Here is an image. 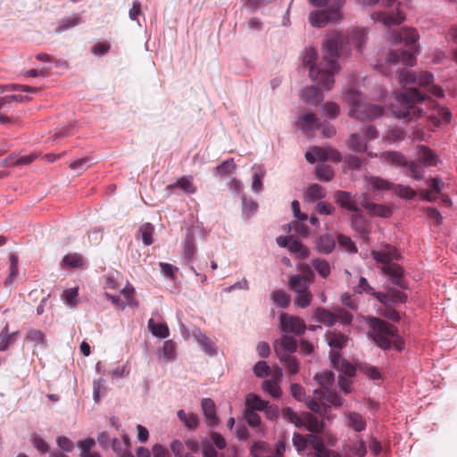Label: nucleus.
<instances>
[{"label":"nucleus","instance_id":"nucleus-1","mask_svg":"<svg viewBox=\"0 0 457 457\" xmlns=\"http://www.w3.org/2000/svg\"><path fill=\"white\" fill-rule=\"evenodd\" d=\"M345 37L340 32L331 33L323 45L324 55L322 61L315 65L317 51L314 48L305 49L303 64L309 69L312 80L322 85L326 89H331L334 84V74L338 71V46Z\"/></svg>","mask_w":457,"mask_h":457},{"label":"nucleus","instance_id":"nucleus-2","mask_svg":"<svg viewBox=\"0 0 457 457\" xmlns=\"http://www.w3.org/2000/svg\"><path fill=\"white\" fill-rule=\"evenodd\" d=\"M325 339L330 347L329 358L333 367L339 371L338 386L345 393L350 392V378L355 373L352 364L342 358L339 351L346 347L350 341L349 336L337 329L328 331Z\"/></svg>","mask_w":457,"mask_h":457},{"label":"nucleus","instance_id":"nucleus-3","mask_svg":"<svg viewBox=\"0 0 457 457\" xmlns=\"http://www.w3.org/2000/svg\"><path fill=\"white\" fill-rule=\"evenodd\" d=\"M426 100V96L416 88H407L396 95L395 102L391 104L393 114L408 121L422 117L426 112L416 104Z\"/></svg>","mask_w":457,"mask_h":457},{"label":"nucleus","instance_id":"nucleus-4","mask_svg":"<svg viewBox=\"0 0 457 457\" xmlns=\"http://www.w3.org/2000/svg\"><path fill=\"white\" fill-rule=\"evenodd\" d=\"M393 37L396 43L404 44L410 50H392L387 54L386 62L393 64L403 63L407 66H413L416 62L414 54L418 51L415 44L419 39L416 29L402 28L394 32Z\"/></svg>","mask_w":457,"mask_h":457},{"label":"nucleus","instance_id":"nucleus-5","mask_svg":"<svg viewBox=\"0 0 457 457\" xmlns=\"http://www.w3.org/2000/svg\"><path fill=\"white\" fill-rule=\"evenodd\" d=\"M369 325L371 328L370 335L375 343L383 349H402L403 342L398 336L397 328L378 318H370Z\"/></svg>","mask_w":457,"mask_h":457},{"label":"nucleus","instance_id":"nucleus-6","mask_svg":"<svg viewBox=\"0 0 457 457\" xmlns=\"http://www.w3.org/2000/svg\"><path fill=\"white\" fill-rule=\"evenodd\" d=\"M345 100L350 105L349 115L358 120H374L384 112L383 107L363 102L360 92L354 89L345 93Z\"/></svg>","mask_w":457,"mask_h":457},{"label":"nucleus","instance_id":"nucleus-7","mask_svg":"<svg viewBox=\"0 0 457 457\" xmlns=\"http://www.w3.org/2000/svg\"><path fill=\"white\" fill-rule=\"evenodd\" d=\"M387 293H375L374 287H357L356 293L361 294L367 292L369 294L375 295L378 300L385 306L383 315L393 321H399L400 315L394 309V305L404 303L407 299V295L396 289V287H388Z\"/></svg>","mask_w":457,"mask_h":457},{"label":"nucleus","instance_id":"nucleus-8","mask_svg":"<svg viewBox=\"0 0 457 457\" xmlns=\"http://www.w3.org/2000/svg\"><path fill=\"white\" fill-rule=\"evenodd\" d=\"M371 256L378 262L383 264V273L391 278L397 286H401L403 277V269L398 264L393 262V260L399 258L396 248L390 245H385L380 250L371 251Z\"/></svg>","mask_w":457,"mask_h":457},{"label":"nucleus","instance_id":"nucleus-9","mask_svg":"<svg viewBox=\"0 0 457 457\" xmlns=\"http://www.w3.org/2000/svg\"><path fill=\"white\" fill-rule=\"evenodd\" d=\"M314 399L306 396L303 400L307 407L325 418L328 415L330 406H341L343 398L336 391L323 392L321 389H315L313 391Z\"/></svg>","mask_w":457,"mask_h":457},{"label":"nucleus","instance_id":"nucleus-10","mask_svg":"<svg viewBox=\"0 0 457 457\" xmlns=\"http://www.w3.org/2000/svg\"><path fill=\"white\" fill-rule=\"evenodd\" d=\"M379 158L391 165L406 168L404 173L414 179L420 180L425 176V166L422 163L413 161L408 162L405 156L398 152H384L379 155Z\"/></svg>","mask_w":457,"mask_h":457},{"label":"nucleus","instance_id":"nucleus-11","mask_svg":"<svg viewBox=\"0 0 457 457\" xmlns=\"http://www.w3.org/2000/svg\"><path fill=\"white\" fill-rule=\"evenodd\" d=\"M312 319L328 328H332L337 322L344 326L351 324L353 315L341 307H336L333 311L325 307H317L313 310Z\"/></svg>","mask_w":457,"mask_h":457},{"label":"nucleus","instance_id":"nucleus-12","mask_svg":"<svg viewBox=\"0 0 457 457\" xmlns=\"http://www.w3.org/2000/svg\"><path fill=\"white\" fill-rule=\"evenodd\" d=\"M341 19V12L337 8L328 6L322 10H315L309 13V22L312 27L323 28L329 22H337Z\"/></svg>","mask_w":457,"mask_h":457},{"label":"nucleus","instance_id":"nucleus-13","mask_svg":"<svg viewBox=\"0 0 457 457\" xmlns=\"http://www.w3.org/2000/svg\"><path fill=\"white\" fill-rule=\"evenodd\" d=\"M135 287H122L119 295L105 293L106 297L119 309H124L125 306L137 308L138 303L134 298Z\"/></svg>","mask_w":457,"mask_h":457},{"label":"nucleus","instance_id":"nucleus-14","mask_svg":"<svg viewBox=\"0 0 457 457\" xmlns=\"http://www.w3.org/2000/svg\"><path fill=\"white\" fill-rule=\"evenodd\" d=\"M305 158L310 163L326 160L339 162L342 160L341 154L337 150L320 146H313L310 151L306 152Z\"/></svg>","mask_w":457,"mask_h":457},{"label":"nucleus","instance_id":"nucleus-15","mask_svg":"<svg viewBox=\"0 0 457 457\" xmlns=\"http://www.w3.org/2000/svg\"><path fill=\"white\" fill-rule=\"evenodd\" d=\"M434 76L428 71L420 72L419 75L408 70H403L399 75V82L406 87L411 84H418L420 86H428L432 84Z\"/></svg>","mask_w":457,"mask_h":457},{"label":"nucleus","instance_id":"nucleus-16","mask_svg":"<svg viewBox=\"0 0 457 457\" xmlns=\"http://www.w3.org/2000/svg\"><path fill=\"white\" fill-rule=\"evenodd\" d=\"M281 329L285 333H294L296 336H301L306 329V325L303 320L289 315L287 313H282L279 317Z\"/></svg>","mask_w":457,"mask_h":457},{"label":"nucleus","instance_id":"nucleus-17","mask_svg":"<svg viewBox=\"0 0 457 457\" xmlns=\"http://www.w3.org/2000/svg\"><path fill=\"white\" fill-rule=\"evenodd\" d=\"M367 29H353L348 36L340 33L344 37V41L338 46V54L344 52L345 50V46L353 44L355 47L361 51L363 44L366 41L367 37Z\"/></svg>","mask_w":457,"mask_h":457},{"label":"nucleus","instance_id":"nucleus-18","mask_svg":"<svg viewBox=\"0 0 457 457\" xmlns=\"http://www.w3.org/2000/svg\"><path fill=\"white\" fill-rule=\"evenodd\" d=\"M86 265V257L75 252L65 254L60 262V267L64 270L84 269Z\"/></svg>","mask_w":457,"mask_h":457},{"label":"nucleus","instance_id":"nucleus-19","mask_svg":"<svg viewBox=\"0 0 457 457\" xmlns=\"http://www.w3.org/2000/svg\"><path fill=\"white\" fill-rule=\"evenodd\" d=\"M193 337L196 343L209 357H215L218 354V348L215 343L209 338L200 328H195Z\"/></svg>","mask_w":457,"mask_h":457},{"label":"nucleus","instance_id":"nucleus-20","mask_svg":"<svg viewBox=\"0 0 457 457\" xmlns=\"http://www.w3.org/2000/svg\"><path fill=\"white\" fill-rule=\"evenodd\" d=\"M336 203L342 208L355 212L360 210L357 199L349 192L337 191L335 194Z\"/></svg>","mask_w":457,"mask_h":457},{"label":"nucleus","instance_id":"nucleus-21","mask_svg":"<svg viewBox=\"0 0 457 457\" xmlns=\"http://www.w3.org/2000/svg\"><path fill=\"white\" fill-rule=\"evenodd\" d=\"M285 451L286 444L282 441L276 444V450L272 454L265 453L262 443H255L251 449L253 457H283Z\"/></svg>","mask_w":457,"mask_h":457},{"label":"nucleus","instance_id":"nucleus-22","mask_svg":"<svg viewBox=\"0 0 457 457\" xmlns=\"http://www.w3.org/2000/svg\"><path fill=\"white\" fill-rule=\"evenodd\" d=\"M419 162L425 167H434L439 162V158L431 148L426 145L419 146Z\"/></svg>","mask_w":457,"mask_h":457},{"label":"nucleus","instance_id":"nucleus-23","mask_svg":"<svg viewBox=\"0 0 457 457\" xmlns=\"http://www.w3.org/2000/svg\"><path fill=\"white\" fill-rule=\"evenodd\" d=\"M300 98L306 104L317 105L324 98L322 92L317 87H308L300 93Z\"/></svg>","mask_w":457,"mask_h":457},{"label":"nucleus","instance_id":"nucleus-24","mask_svg":"<svg viewBox=\"0 0 457 457\" xmlns=\"http://www.w3.org/2000/svg\"><path fill=\"white\" fill-rule=\"evenodd\" d=\"M314 380L320 386V389L323 392L333 391L332 387L335 383V374L333 371L326 370L316 373Z\"/></svg>","mask_w":457,"mask_h":457},{"label":"nucleus","instance_id":"nucleus-25","mask_svg":"<svg viewBox=\"0 0 457 457\" xmlns=\"http://www.w3.org/2000/svg\"><path fill=\"white\" fill-rule=\"evenodd\" d=\"M204 415L208 422V426L215 427L218 424L216 409L214 402L210 398H204L201 403Z\"/></svg>","mask_w":457,"mask_h":457},{"label":"nucleus","instance_id":"nucleus-26","mask_svg":"<svg viewBox=\"0 0 457 457\" xmlns=\"http://www.w3.org/2000/svg\"><path fill=\"white\" fill-rule=\"evenodd\" d=\"M347 427L355 432H361L366 428L365 419L358 412L348 411L345 414Z\"/></svg>","mask_w":457,"mask_h":457},{"label":"nucleus","instance_id":"nucleus-27","mask_svg":"<svg viewBox=\"0 0 457 457\" xmlns=\"http://www.w3.org/2000/svg\"><path fill=\"white\" fill-rule=\"evenodd\" d=\"M427 104H428V108L436 109L438 117L435 116L434 114L429 115V118L434 120L435 123H436V124L441 123V122L448 123L450 121L451 112L449 111V109L445 108V107H440L437 104V103L432 99H428L427 102Z\"/></svg>","mask_w":457,"mask_h":457},{"label":"nucleus","instance_id":"nucleus-28","mask_svg":"<svg viewBox=\"0 0 457 457\" xmlns=\"http://www.w3.org/2000/svg\"><path fill=\"white\" fill-rule=\"evenodd\" d=\"M297 126L304 133H308L319 127V120L314 113L308 112L298 119Z\"/></svg>","mask_w":457,"mask_h":457},{"label":"nucleus","instance_id":"nucleus-29","mask_svg":"<svg viewBox=\"0 0 457 457\" xmlns=\"http://www.w3.org/2000/svg\"><path fill=\"white\" fill-rule=\"evenodd\" d=\"M295 292L294 303L295 306L306 308L312 302V295L309 291V287H291Z\"/></svg>","mask_w":457,"mask_h":457},{"label":"nucleus","instance_id":"nucleus-30","mask_svg":"<svg viewBox=\"0 0 457 457\" xmlns=\"http://www.w3.org/2000/svg\"><path fill=\"white\" fill-rule=\"evenodd\" d=\"M274 348L280 361L285 364L289 373L296 374L299 371L298 361L294 356L287 353H281L280 350H278V344L274 345Z\"/></svg>","mask_w":457,"mask_h":457},{"label":"nucleus","instance_id":"nucleus-31","mask_svg":"<svg viewBox=\"0 0 457 457\" xmlns=\"http://www.w3.org/2000/svg\"><path fill=\"white\" fill-rule=\"evenodd\" d=\"M82 21L81 18L78 14H72L69 17H64L58 21V24L54 29L56 34H61L71 28L76 27Z\"/></svg>","mask_w":457,"mask_h":457},{"label":"nucleus","instance_id":"nucleus-32","mask_svg":"<svg viewBox=\"0 0 457 457\" xmlns=\"http://www.w3.org/2000/svg\"><path fill=\"white\" fill-rule=\"evenodd\" d=\"M314 277L313 271L308 265L302 267V273L290 278L288 286H301L302 283H311Z\"/></svg>","mask_w":457,"mask_h":457},{"label":"nucleus","instance_id":"nucleus-33","mask_svg":"<svg viewBox=\"0 0 457 457\" xmlns=\"http://www.w3.org/2000/svg\"><path fill=\"white\" fill-rule=\"evenodd\" d=\"M177 416L179 420L190 430H194L198 427L199 418L197 414L189 413L187 414L184 410H179L177 412Z\"/></svg>","mask_w":457,"mask_h":457},{"label":"nucleus","instance_id":"nucleus-34","mask_svg":"<svg viewBox=\"0 0 457 457\" xmlns=\"http://www.w3.org/2000/svg\"><path fill=\"white\" fill-rule=\"evenodd\" d=\"M350 219L353 229H354L356 232L361 235H365L368 233L367 224L361 214V210L353 212Z\"/></svg>","mask_w":457,"mask_h":457},{"label":"nucleus","instance_id":"nucleus-35","mask_svg":"<svg viewBox=\"0 0 457 457\" xmlns=\"http://www.w3.org/2000/svg\"><path fill=\"white\" fill-rule=\"evenodd\" d=\"M377 20L383 22L386 26H392L400 24L403 21L404 18L400 12L396 13H386L378 12L377 13Z\"/></svg>","mask_w":457,"mask_h":457},{"label":"nucleus","instance_id":"nucleus-36","mask_svg":"<svg viewBox=\"0 0 457 457\" xmlns=\"http://www.w3.org/2000/svg\"><path fill=\"white\" fill-rule=\"evenodd\" d=\"M368 185L373 191H381V190H392L393 184L388 182L387 180L371 176L367 178Z\"/></svg>","mask_w":457,"mask_h":457},{"label":"nucleus","instance_id":"nucleus-37","mask_svg":"<svg viewBox=\"0 0 457 457\" xmlns=\"http://www.w3.org/2000/svg\"><path fill=\"white\" fill-rule=\"evenodd\" d=\"M325 195L324 188L321 186L319 184H312L308 187L304 195V200L307 202H314L324 198Z\"/></svg>","mask_w":457,"mask_h":457},{"label":"nucleus","instance_id":"nucleus-38","mask_svg":"<svg viewBox=\"0 0 457 457\" xmlns=\"http://www.w3.org/2000/svg\"><path fill=\"white\" fill-rule=\"evenodd\" d=\"M315 174L320 181L328 182L334 178V170L330 165L320 163L315 167Z\"/></svg>","mask_w":457,"mask_h":457},{"label":"nucleus","instance_id":"nucleus-39","mask_svg":"<svg viewBox=\"0 0 457 457\" xmlns=\"http://www.w3.org/2000/svg\"><path fill=\"white\" fill-rule=\"evenodd\" d=\"M148 328L152 332V334L159 338H166L170 335V330L165 323L155 324L154 319H150L148 320Z\"/></svg>","mask_w":457,"mask_h":457},{"label":"nucleus","instance_id":"nucleus-40","mask_svg":"<svg viewBox=\"0 0 457 457\" xmlns=\"http://www.w3.org/2000/svg\"><path fill=\"white\" fill-rule=\"evenodd\" d=\"M336 246V242L331 235L326 234L320 237L318 250L324 253H330Z\"/></svg>","mask_w":457,"mask_h":457},{"label":"nucleus","instance_id":"nucleus-41","mask_svg":"<svg viewBox=\"0 0 457 457\" xmlns=\"http://www.w3.org/2000/svg\"><path fill=\"white\" fill-rule=\"evenodd\" d=\"M347 146L357 153H363L367 150L366 143L357 134H351L350 137L346 140Z\"/></svg>","mask_w":457,"mask_h":457},{"label":"nucleus","instance_id":"nucleus-42","mask_svg":"<svg viewBox=\"0 0 457 457\" xmlns=\"http://www.w3.org/2000/svg\"><path fill=\"white\" fill-rule=\"evenodd\" d=\"M271 300L274 304L280 308H286L291 302V297L283 290H275L271 293Z\"/></svg>","mask_w":457,"mask_h":457},{"label":"nucleus","instance_id":"nucleus-43","mask_svg":"<svg viewBox=\"0 0 457 457\" xmlns=\"http://www.w3.org/2000/svg\"><path fill=\"white\" fill-rule=\"evenodd\" d=\"M195 253V237L193 228H187L184 241L185 256L190 259Z\"/></svg>","mask_w":457,"mask_h":457},{"label":"nucleus","instance_id":"nucleus-44","mask_svg":"<svg viewBox=\"0 0 457 457\" xmlns=\"http://www.w3.org/2000/svg\"><path fill=\"white\" fill-rule=\"evenodd\" d=\"M26 339L35 345V346L46 347V337L41 330L31 328L28 331Z\"/></svg>","mask_w":457,"mask_h":457},{"label":"nucleus","instance_id":"nucleus-45","mask_svg":"<svg viewBox=\"0 0 457 457\" xmlns=\"http://www.w3.org/2000/svg\"><path fill=\"white\" fill-rule=\"evenodd\" d=\"M288 250L293 253L298 254L301 258H306L309 255V250L302 245V243L294 238V237L290 236Z\"/></svg>","mask_w":457,"mask_h":457},{"label":"nucleus","instance_id":"nucleus-46","mask_svg":"<svg viewBox=\"0 0 457 457\" xmlns=\"http://www.w3.org/2000/svg\"><path fill=\"white\" fill-rule=\"evenodd\" d=\"M337 242L339 247L348 253H356L358 252L356 245L348 236L339 234L337 236Z\"/></svg>","mask_w":457,"mask_h":457},{"label":"nucleus","instance_id":"nucleus-47","mask_svg":"<svg viewBox=\"0 0 457 457\" xmlns=\"http://www.w3.org/2000/svg\"><path fill=\"white\" fill-rule=\"evenodd\" d=\"M267 403L268 402L263 401L258 395L249 394L246 396V405L248 410H253V411H263Z\"/></svg>","mask_w":457,"mask_h":457},{"label":"nucleus","instance_id":"nucleus-48","mask_svg":"<svg viewBox=\"0 0 457 457\" xmlns=\"http://www.w3.org/2000/svg\"><path fill=\"white\" fill-rule=\"evenodd\" d=\"M262 389L264 392L270 394L274 398H278L281 395V389L278 382L275 379H267L262 382Z\"/></svg>","mask_w":457,"mask_h":457},{"label":"nucleus","instance_id":"nucleus-49","mask_svg":"<svg viewBox=\"0 0 457 457\" xmlns=\"http://www.w3.org/2000/svg\"><path fill=\"white\" fill-rule=\"evenodd\" d=\"M278 344V347L279 346L285 352H287L288 354L296 351L297 349V341L293 337L289 336H282L280 342H276L275 345Z\"/></svg>","mask_w":457,"mask_h":457},{"label":"nucleus","instance_id":"nucleus-50","mask_svg":"<svg viewBox=\"0 0 457 457\" xmlns=\"http://www.w3.org/2000/svg\"><path fill=\"white\" fill-rule=\"evenodd\" d=\"M175 187H180L187 194H193L196 191L195 187L194 186L192 179L188 177H181L178 179L176 184L170 185L169 188H173Z\"/></svg>","mask_w":457,"mask_h":457},{"label":"nucleus","instance_id":"nucleus-51","mask_svg":"<svg viewBox=\"0 0 457 457\" xmlns=\"http://www.w3.org/2000/svg\"><path fill=\"white\" fill-rule=\"evenodd\" d=\"M236 164L233 159H228L216 167V173L221 177L233 174L236 170Z\"/></svg>","mask_w":457,"mask_h":457},{"label":"nucleus","instance_id":"nucleus-52","mask_svg":"<svg viewBox=\"0 0 457 457\" xmlns=\"http://www.w3.org/2000/svg\"><path fill=\"white\" fill-rule=\"evenodd\" d=\"M154 231V228L151 223H145L140 227L139 232L141 233L142 240L145 245H150L153 244Z\"/></svg>","mask_w":457,"mask_h":457},{"label":"nucleus","instance_id":"nucleus-53","mask_svg":"<svg viewBox=\"0 0 457 457\" xmlns=\"http://www.w3.org/2000/svg\"><path fill=\"white\" fill-rule=\"evenodd\" d=\"M78 289L79 287H70L63 291L62 298L67 305L71 307L76 305L79 295Z\"/></svg>","mask_w":457,"mask_h":457},{"label":"nucleus","instance_id":"nucleus-54","mask_svg":"<svg viewBox=\"0 0 457 457\" xmlns=\"http://www.w3.org/2000/svg\"><path fill=\"white\" fill-rule=\"evenodd\" d=\"M15 333L8 332V325H6L0 333V351H6L9 345L13 342Z\"/></svg>","mask_w":457,"mask_h":457},{"label":"nucleus","instance_id":"nucleus-55","mask_svg":"<svg viewBox=\"0 0 457 457\" xmlns=\"http://www.w3.org/2000/svg\"><path fill=\"white\" fill-rule=\"evenodd\" d=\"M397 195L405 199H412L416 195V192L408 186L393 185V189Z\"/></svg>","mask_w":457,"mask_h":457},{"label":"nucleus","instance_id":"nucleus-56","mask_svg":"<svg viewBox=\"0 0 457 457\" xmlns=\"http://www.w3.org/2000/svg\"><path fill=\"white\" fill-rule=\"evenodd\" d=\"M176 344L172 340H167L164 342L162 355L164 360L174 361L175 359Z\"/></svg>","mask_w":457,"mask_h":457},{"label":"nucleus","instance_id":"nucleus-57","mask_svg":"<svg viewBox=\"0 0 457 457\" xmlns=\"http://www.w3.org/2000/svg\"><path fill=\"white\" fill-rule=\"evenodd\" d=\"M369 212L372 215L382 218H387L392 214V211L388 206L378 204H373V205L370 206V210Z\"/></svg>","mask_w":457,"mask_h":457},{"label":"nucleus","instance_id":"nucleus-58","mask_svg":"<svg viewBox=\"0 0 457 457\" xmlns=\"http://www.w3.org/2000/svg\"><path fill=\"white\" fill-rule=\"evenodd\" d=\"M253 373L258 378H266L270 376V368L264 361H257L253 368Z\"/></svg>","mask_w":457,"mask_h":457},{"label":"nucleus","instance_id":"nucleus-59","mask_svg":"<svg viewBox=\"0 0 457 457\" xmlns=\"http://www.w3.org/2000/svg\"><path fill=\"white\" fill-rule=\"evenodd\" d=\"M312 266L323 278L328 277L330 273V266L325 260H313Z\"/></svg>","mask_w":457,"mask_h":457},{"label":"nucleus","instance_id":"nucleus-60","mask_svg":"<svg viewBox=\"0 0 457 457\" xmlns=\"http://www.w3.org/2000/svg\"><path fill=\"white\" fill-rule=\"evenodd\" d=\"M310 445L312 448L308 451V453H329V451L326 446L322 439L319 437H313Z\"/></svg>","mask_w":457,"mask_h":457},{"label":"nucleus","instance_id":"nucleus-61","mask_svg":"<svg viewBox=\"0 0 457 457\" xmlns=\"http://www.w3.org/2000/svg\"><path fill=\"white\" fill-rule=\"evenodd\" d=\"M95 445L96 441L94 438L88 437L83 440H79L78 442V447L80 449V457L89 453Z\"/></svg>","mask_w":457,"mask_h":457},{"label":"nucleus","instance_id":"nucleus-62","mask_svg":"<svg viewBox=\"0 0 457 457\" xmlns=\"http://www.w3.org/2000/svg\"><path fill=\"white\" fill-rule=\"evenodd\" d=\"M282 415L285 420L290 421L291 423L295 424L297 427H300L303 424L302 420L290 407H285L282 411Z\"/></svg>","mask_w":457,"mask_h":457},{"label":"nucleus","instance_id":"nucleus-63","mask_svg":"<svg viewBox=\"0 0 457 457\" xmlns=\"http://www.w3.org/2000/svg\"><path fill=\"white\" fill-rule=\"evenodd\" d=\"M350 450L354 455L358 457H365L367 453L366 443L361 439H358L356 442L353 443Z\"/></svg>","mask_w":457,"mask_h":457},{"label":"nucleus","instance_id":"nucleus-64","mask_svg":"<svg viewBox=\"0 0 457 457\" xmlns=\"http://www.w3.org/2000/svg\"><path fill=\"white\" fill-rule=\"evenodd\" d=\"M426 184L429 187V189L436 194H440L445 187V183L440 177L430 178L426 181Z\"/></svg>","mask_w":457,"mask_h":457}]
</instances>
